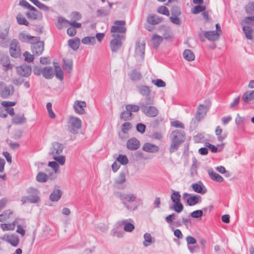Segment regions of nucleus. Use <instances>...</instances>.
Segmentation results:
<instances>
[{"instance_id": "774afa93", "label": "nucleus", "mask_w": 254, "mask_h": 254, "mask_svg": "<svg viewBox=\"0 0 254 254\" xmlns=\"http://www.w3.org/2000/svg\"><path fill=\"white\" fill-rule=\"evenodd\" d=\"M179 16H172L170 17V20L173 23L178 25H181L182 24L181 20L178 17Z\"/></svg>"}, {"instance_id": "412c9836", "label": "nucleus", "mask_w": 254, "mask_h": 254, "mask_svg": "<svg viewBox=\"0 0 254 254\" xmlns=\"http://www.w3.org/2000/svg\"><path fill=\"white\" fill-rule=\"evenodd\" d=\"M54 71L52 66H45L43 67V76L46 79H51L53 77Z\"/></svg>"}, {"instance_id": "2f4dec72", "label": "nucleus", "mask_w": 254, "mask_h": 254, "mask_svg": "<svg viewBox=\"0 0 254 254\" xmlns=\"http://www.w3.org/2000/svg\"><path fill=\"white\" fill-rule=\"evenodd\" d=\"M26 122V119L23 115H16L12 119V123L16 125L24 124Z\"/></svg>"}, {"instance_id": "72a5a7b5", "label": "nucleus", "mask_w": 254, "mask_h": 254, "mask_svg": "<svg viewBox=\"0 0 254 254\" xmlns=\"http://www.w3.org/2000/svg\"><path fill=\"white\" fill-rule=\"evenodd\" d=\"M49 177L44 172H39L36 177V181L40 183H45L48 181Z\"/></svg>"}, {"instance_id": "0e129e2a", "label": "nucleus", "mask_w": 254, "mask_h": 254, "mask_svg": "<svg viewBox=\"0 0 254 254\" xmlns=\"http://www.w3.org/2000/svg\"><path fill=\"white\" fill-rule=\"evenodd\" d=\"M97 16H106L110 14V10H105L102 9H98L97 11Z\"/></svg>"}, {"instance_id": "6e6d98bb", "label": "nucleus", "mask_w": 254, "mask_h": 254, "mask_svg": "<svg viewBox=\"0 0 254 254\" xmlns=\"http://www.w3.org/2000/svg\"><path fill=\"white\" fill-rule=\"evenodd\" d=\"M206 9V7L201 4H198L193 8L192 13L193 14H197L201 12H203Z\"/></svg>"}, {"instance_id": "423d86ee", "label": "nucleus", "mask_w": 254, "mask_h": 254, "mask_svg": "<svg viewBox=\"0 0 254 254\" xmlns=\"http://www.w3.org/2000/svg\"><path fill=\"white\" fill-rule=\"evenodd\" d=\"M14 92V88L12 85L7 86L3 82H0V96L6 99L12 96Z\"/></svg>"}, {"instance_id": "a211bd4d", "label": "nucleus", "mask_w": 254, "mask_h": 254, "mask_svg": "<svg viewBox=\"0 0 254 254\" xmlns=\"http://www.w3.org/2000/svg\"><path fill=\"white\" fill-rule=\"evenodd\" d=\"M137 90L139 93L143 96L149 97L151 93L150 88L146 85H139L136 86Z\"/></svg>"}, {"instance_id": "de8ad7c7", "label": "nucleus", "mask_w": 254, "mask_h": 254, "mask_svg": "<svg viewBox=\"0 0 254 254\" xmlns=\"http://www.w3.org/2000/svg\"><path fill=\"white\" fill-rule=\"evenodd\" d=\"M34 38H35V37L32 36L30 35L25 34L24 33H21L19 35V39L20 41H21L22 42H29V39H33Z\"/></svg>"}, {"instance_id": "09e8293b", "label": "nucleus", "mask_w": 254, "mask_h": 254, "mask_svg": "<svg viewBox=\"0 0 254 254\" xmlns=\"http://www.w3.org/2000/svg\"><path fill=\"white\" fill-rule=\"evenodd\" d=\"M53 159H54L56 162H58L61 165H64L65 163V157L63 155H54L52 156Z\"/></svg>"}, {"instance_id": "39448f33", "label": "nucleus", "mask_w": 254, "mask_h": 254, "mask_svg": "<svg viewBox=\"0 0 254 254\" xmlns=\"http://www.w3.org/2000/svg\"><path fill=\"white\" fill-rule=\"evenodd\" d=\"M69 124L68 130L73 134H76L78 132V130L81 127L82 122L77 117H70Z\"/></svg>"}, {"instance_id": "4c0bfd02", "label": "nucleus", "mask_w": 254, "mask_h": 254, "mask_svg": "<svg viewBox=\"0 0 254 254\" xmlns=\"http://www.w3.org/2000/svg\"><path fill=\"white\" fill-rule=\"evenodd\" d=\"M170 209H173L175 212L177 213H180L183 211L184 209V206L180 201L179 202L174 203L173 206L170 207Z\"/></svg>"}, {"instance_id": "4be33fe9", "label": "nucleus", "mask_w": 254, "mask_h": 254, "mask_svg": "<svg viewBox=\"0 0 254 254\" xmlns=\"http://www.w3.org/2000/svg\"><path fill=\"white\" fill-rule=\"evenodd\" d=\"M65 22L68 23L70 25H71L72 28H74L75 29L76 28H80L81 27V24L80 23H78L76 22L75 20L73 21H69L65 18L60 17L58 18V23L59 24H61L62 23Z\"/></svg>"}, {"instance_id": "5fc2aeb1", "label": "nucleus", "mask_w": 254, "mask_h": 254, "mask_svg": "<svg viewBox=\"0 0 254 254\" xmlns=\"http://www.w3.org/2000/svg\"><path fill=\"white\" fill-rule=\"evenodd\" d=\"M126 181L125 173L124 172H121L119 177L115 181V184H122Z\"/></svg>"}, {"instance_id": "9b49d317", "label": "nucleus", "mask_w": 254, "mask_h": 254, "mask_svg": "<svg viewBox=\"0 0 254 254\" xmlns=\"http://www.w3.org/2000/svg\"><path fill=\"white\" fill-rule=\"evenodd\" d=\"M209 107L208 106H205L202 104H200L197 109L196 113L195 115V118L198 121H200L206 116Z\"/></svg>"}, {"instance_id": "052dcab7", "label": "nucleus", "mask_w": 254, "mask_h": 254, "mask_svg": "<svg viewBox=\"0 0 254 254\" xmlns=\"http://www.w3.org/2000/svg\"><path fill=\"white\" fill-rule=\"evenodd\" d=\"M111 235L113 237L122 238L123 237L124 232L122 231H118L116 229H113L111 232Z\"/></svg>"}, {"instance_id": "cd10ccee", "label": "nucleus", "mask_w": 254, "mask_h": 254, "mask_svg": "<svg viewBox=\"0 0 254 254\" xmlns=\"http://www.w3.org/2000/svg\"><path fill=\"white\" fill-rule=\"evenodd\" d=\"M145 49H135L134 57L138 61H142L144 57Z\"/></svg>"}, {"instance_id": "f704fd0d", "label": "nucleus", "mask_w": 254, "mask_h": 254, "mask_svg": "<svg viewBox=\"0 0 254 254\" xmlns=\"http://www.w3.org/2000/svg\"><path fill=\"white\" fill-rule=\"evenodd\" d=\"M55 74L56 77L62 81L64 79V72L59 65H55Z\"/></svg>"}, {"instance_id": "1a4fd4ad", "label": "nucleus", "mask_w": 254, "mask_h": 254, "mask_svg": "<svg viewBox=\"0 0 254 254\" xmlns=\"http://www.w3.org/2000/svg\"><path fill=\"white\" fill-rule=\"evenodd\" d=\"M32 68L30 65L23 64L20 66H16V72L17 74L22 77H28L31 73Z\"/></svg>"}, {"instance_id": "f3484780", "label": "nucleus", "mask_w": 254, "mask_h": 254, "mask_svg": "<svg viewBox=\"0 0 254 254\" xmlns=\"http://www.w3.org/2000/svg\"><path fill=\"white\" fill-rule=\"evenodd\" d=\"M86 106V103L84 101H76L73 107L76 113L79 114L85 113L84 107Z\"/></svg>"}, {"instance_id": "bf43d9fd", "label": "nucleus", "mask_w": 254, "mask_h": 254, "mask_svg": "<svg viewBox=\"0 0 254 254\" xmlns=\"http://www.w3.org/2000/svg\"><path fill=\"white\" fill-rule=\"evenodd\" d=\"M152 83L158 87H164L166 86V83L161 79H153Z\"/></svg>"}, {"instance_id": "6ab92c4d", "label": "nucleus", "mask_w": 254, "mask_h": 254, "mask_svg": "<svg viewBox=\"0 0 254 254\" xmlns=\"http://www.w3.org/2000/svg\"><path fill=\"white\" fill-rule=\"evenodd\" d=\"M207 172L209 177L212 180L219 183L222 182L224 181L223 177L215 172L212 168L209 169Z\"/></svg>"}, {"instance_id": "7ed1b4c3", "label": "nucleus", "mask_w": 254, "mask_h": 254, "mask_svg": "<svg viewBox=\"0 0 254 254\" xmlns=\"http://www.w3.org/2000/svg\"><path fill=\"white\" fill-rule=\"evenodd\" d=\"M171 144L169 148L170 153L174 152L179 149L180 145L186 139V134L182 130L176 129L173 131L170 135Z\"/></svg>"}, {"instance_id": "864d4df0", "label": "nucleus", "mask_w": 254, "mask_h": 254, "mask_svg": "<svg viewBox=\"0 0 254 254\" xmlns=\"http://www.w3.org/2000/svg\"><path fill=\"white\" fill-rule=\"evenodd\" d=\"M245 10L247 14H253L254 13V2L249 3L245 6Z\"/></svg>"}, {"instance_id": "ddd939ff", "label": "nucleus", "mask_w": 254, "mask_h": 254, "mask_svg": "<svg viewBox=\"0 0 254 254\" xmlns=\"http://www.w3.org/2000/svg\"><path fill=\"white\" fill-rule=\"evenodd\" d=\"M140 146V142L135 137L128 139L127 142V147L130 150L137 149Z\"/></svg>"}, {"instance_id": "4468645a", "label": "nucleus", "mask_w": 254, "mask_h": 254, "mask_svg": "<svg viewBox=\"0 0 254 254\" xmlns=\"http://www.w3.org/2000/svg\"><path fill=\"white\" fill-rule=\"evenodd\" d=\"M191 188L194 191L201 194H204L207 192V189L201 182L199 183L192 184Z\"/></svg>"}, {"instance_id": "e433bc0d", "label": "nucleus", "mask_w": 254, "mask_h": 254, "mask_svg": "<svg viewBox=\"0 0 254 254\" xmlns=\"http://www.w3.org/2000/svg\"><path fill=\"white\" fill-rule=\"evenodd\" d=\"M132 114L127 111H124L120 114V118L124 121L130 120L132 118Z\"/></svg>"}, {"instance_id": "338daca9", "label": "nucleus", "mask_w": 254, "mask_h": 254, "mask_svg": "<svg viewBox=\"0 0 254 254\" xmlns=\"http://www.w3.org/2000/svg\"><path fill=\"white\" fill-rule=\"evenodd\" d=\"M243 23L248 25H254V16L245 17Z\"/></svg>"}, {"instance_id": "c03bdc74", "label": "nucleus", "mask_w": 254, "mask_h": 254, "mask_svg": "<svg viewBox=\"0 0 254 254\" xmlns=\"http://www.w3.org/2000/svg\"><path fill=\"white\" fill-rule=\"evenodd\" d=\"M81 42L84 44L93 45L96 42V39L94 37H86L82 39Z\"/></svg>"}, {"instance_id": "680f3d73", "label": "nucleus", "mask_w": 254, "mask_h": 254, "mask_svg": "<svg viewBox=\"0 0 254 254\" xmlns=\"http://www.w3.org/2000/svg\"><path fill=\"white\" fill-rule=\"evenodd\" d=\"M171 11L173 16H179L181 14L180 8L178 6H172Z\"/></svg>"}, {"instance_id": "8fccbe9b", "label": "nucleus", "mask_w": 254, "mask_h": 254, "mask_svg": "<svg viewBox=\"0 0 254 254\" xmlns=\"http://www.w3.org/2000/svg\"><path fill=\"white\" fill-rule=\"evenodd\" d=\"M163 41V38L157 35H155L152 38V42L155 47H157Z\"/></svg>"}, {"instance_id": "c9c22d12", "label": "nucleus", "mask_w": 254, "mask_h": 254, "mask_svg": "<svg viewBox=\"0 0 254 254\" xmlns=\"http://www.w3.org/2000/svg\"><path fill=\"white\" fill-rule=\"evenodd\" d=\"M80 40L79 38L75 37L68 41V45L70 48H79Z\"/></svg>"}, {"instance_id": "49530a36", "label": "nucleus", "mask_w": 254, "mask_h": 254, "mask_svg": "<svg viewBox=\"0 0 254 254\" xmlns=\"http://www.w3.org/2000/svg\"><path fill=\"white\" fill-rule=\"evenodd\" d=\"M117 160L123 165H126L128 163V159L125 155L120 154Z\"/></svg>"}, {"instance_id": "7c9ffc66", "label": "nucleus", "mask_w": 254, "mask_h": 254, "mask_svg": "<svg viewBox=\"0 0 254 254\" xmlns=\"http://www.w3.org/2000/svg\"><path fill=\"white\" fill-rule=\"evenodd\" d=\"M8 243L13 247H17L19 243V239L15 235H9Z\"/></svg>"}, {"instance_id": "9d476101", "label": "nucleus", "mask_w": 254, "mask_h": 254, "mask_svg": "<svg viewBox=\"0 0 254 254\" xmlns=\"http://www.w3.org/2000/svg\"><path fill=\"white\" fill-rule=\"evenodd\" d=\"M64 147L63 144L58 142H54L50 147L49 155L52 156L60 155L63 152Z\"/></svg>"}, {"instance_id": "13d9d810", "label": "nucleus", "mask_w": 254, "mask_h": 254, "mask_svg": "<svg viewBox=\"0 0 254 254\" xmlns=\"http://www.w3.org/2000/svg\"><path fill=\"white\" fill-rule=\"evenodd\" d=\"M48 166L51 167L55 174L59 173V165L56 161H51L48 163Z\"/></svg>"}, {"instance_id": "f8f14e48", "label": "nucleus", "mask_w": 254, "mask_h": 254, "mask_svg": "<svg viewBox=\"0 0 254 254\" xmlns=\"http://www.w3.org/2000/svg\"><path fill=\"white\" fill-rule=\"evenodd\" d=\"M0 63L3 66V69L5 71L12 69L13 65L10 64L9 58L7 55H0Z\"/></svg>"}, {"instance_id": "aec40b11", "label": "nucleus", "mask_w": 254, "mask_h": 254, "mask_svg": "<svg viewBox=\"0 0 254 254\" xmlns=\"http://www.w3.org/2000/svg\"><path fill=\"white\" fill-rule=\"evenodd\" d=\"M204 36L208 40L214 41L218 39L219 33L216 31H208L205 32Z\"/></svg>"}, {"instance_id": "79ce46f5", "label": "nucleus", "mask_w": 254, "mask_h": 254, "mask_svg": "<svg viewBox=\"0 0 254 254\" xmlns=\"http://www.w3.org/2000/svg\"><path fill=\"white\" fill-rule=\"evenodd\" d=\"M144 239L143 245L145 247H148L152 243V237L150 233H145L144 235Z\"/></svg>"}, {"instance_id": "f257e3e1", "label": "nucleus", "mask_w": 254, "mask_h": 254, "mask_svg": "<svg viewBox=\"0 0 254 254\" xmlns=\"http://www.w3.org/2000/svg\"><path fill=\"white\" fill-rule=\"evenodd\" d=\"M114 25L111 28V32L113 39L111 41V48H120L122 46V40H125L127 28L125 27L126 21L125 20H116Z\"/></svg>"}, {"instance_id": "393cba45", "label": "nucleus", "mask_w": 254, "mask_h": 254, "mask_svg": "<svg viewBox=\"0 0 254 254\" xmlns=\"http://www.w3.org/2000/svg\"><path fill=\"white\" fill-rule=\"evenodd\" d=\"M118 224L120 226L123 224H125L124 229L126 232H131L134 229V225L130 223L127 222V220L119 221L118 222Z\"/></svg>"}, {"instance_id": "bb28decb", "label": "nucleus", "mask_w": 254, "mask_h": 254, "mask_svg": "<svg viewBox=\"0 0 254 254\" xmlns=\"http://www.w3.org/2000/svg\"><path fill=\"white\" fill-rule=\"evenodd\" d=\"M184 58L187 61L191 62L195 59L193 53L190 49H186L183 52Z\"/></svg>"}, {"instance_id": "5701e85b", "label": "nucleus", "mask_w": 254, "mask_h": 254, "mask_svg": "<svg viewBox=\"0 0 254 254\" xmlns=\"http://www.w3.org/2000/svg\"><path fill=\"white\" fill-rule=\"evenodd\" d=\"M243 30L248 39L252 40L254 41V30L250 26H244Z\"/></svg>"}, {"instance_id": "e2e57ef3", "label": "nucleus", "mask_w": 254, "mask_h": 254, "mask_svg": "<svg viewBox=\"0 0 254 254\" xmlns=\"http://www.w3.org/2000/svg\"><path fill=\"white\" fill-rule=\"evenodd\" d=\"M33 39L35 40L36 44L33 46V48H44V43L43 41H40L39 37H35Z\"/></svg>"}, {"instance_id": "69168bd1", "label": "nucleus", "mask_w": 254, "mask_h": 254, "mask_svg": "<svg viewBox=\"0 0 254 254\" xmlns=\"http://www.w3.org/2000/svg\"><path fill=\"white\" fill-rule=\"evenodd\" d=\"M203 211L201 210H197L190 213V216L194 218H200L203 215Z\"/></svg>"}, {"instance_id": "a18cd8bd", "label": "nucleus", "mask_w": 254, "mask_h": 254, "mask_svg": "<svg viewBox=\"0 0 254 254\" xmlns=\"http://www.w3.org/2000/svg\"><path fill=\"white\" fill-rule=\"evenodd\" d=\"M9 53L11 57L18 58L21 56V52L20 49H9Z\"/></svg>"}, {"instance_id": "c756f323", "label": "nucleus", "mask_w": 254, "mask_h": 254, "mask_svg": "<svg viewBox=\"0 0 254 254\" xmlns=\"http://www.w3.org/2000/svg\"><path fill=\"white\" fill-rule=\"evenodd\" d=\"M63 68L68 73H70L72 69V61L70 59H63Z\"/></svg>"}, {"instance_id": "37998d69", "label": "nucleus", "mask_w": 254, "mask_h": 254, "mask_svg": "<svg viewBox=\"0 0 254 254\" xmlns=\"http://www.w3.org/2000/svg\"><path fill=\"white\" fill-rule=\"evenodd\" d=\"M17 23L19 25H24L25 26H28L29 25V22L25 19L24 17L21 14H18L16 17Z\"/></svg>"}, {"instance_id": "58836bf2", "label": "nucleus", "mask_w": 254, "mask_h": 254, "mask_svg": "<svg viewBox=\"0 0 254 254\" xmlns=\"http://www.w3.org/2000/svg\"><path fill=\"white\" fill-rule=\"evenodd\" d=\"M1 229L4 231L13 230L15 229L14 224L13 222L11 223H3L0 224Z\"/></svg>"}, {"instance_id": "20e7f679", "label": "nucleus", "mask_w": 254, "mask_h": 254, "mask_svg": "<svg viewBox=\"0 0 254 254\" xmlns=\"http://www.w3.org/2000/svg\"><path fill=\"white\" fill-rule=\"evenodd\" d=\"M116 196L120 199L124 206L128 210H135L136 209V207L133 208L128 204V203H131L135 201L137 198L136 194L132 193L118 192L117 193Z\"/></svg>"}, {"instance_id": "b1692460", "label": "nucleus", "mask_w": 254, "mask_h": 254, "mask_svg": "<svg viewBox=\"0 0 254 254\" xmlns=\"http://www.w3.org/2000/svg\"><path fill=\"white\" fill-rule=\"evenodd\" d=\"M62 191L60 190H55L53 191L50 195L51 201H58L61 197Z\"/></svg>"}, {"instance_id": "a878e982", "label": "nucleus", "mask_w": 254, "mask_h": 254, "mask_svg": "<svg viewBox=\"0 0 254 254\" xmlns=\"http://www.w3.org/2000/svg\"><path fill=\"white\" fill-rule=\"evenodd\" d=\"M162 17L156 16L155 15L149 16L147 18V22L152 25H156L162 21Z\"/></svg>"}, {"instance_id": "a19ab883", "label": "nucleus", "mask_w": 254, "mask_h": 254, "mask_svg": "<svg viewBox=\"0 0 254 254\" xmlns=\"http://www.w3.org/2000/svg\"><path fill=\"white\" fill-rule=\"evenodd\" d=\"M140 108V105L138 106L136 105L128 104L126 106V110L130 113H132V112H137L139 110Z\"/></svg>"}, {"instance_id": "603ef678", "label": "nucleus", "mask_w": 254, "mask_h": 254, "mask_svg": "<svg viewBox=\"0 0 254 254\" xmlns=\"http://www.w3.org/2000/svg\"><path fill=\"white\" fill-rule=\"evenodd\" d=\"M28 201L31 203H36L40 201V198L38 195H29L27 196Z\"/></svg>"}, {"instance_id": "3c124183", "label": "nucleus", "mask_w": 254, "mask_h": 254, "mask_svg": "<svg viewBox=\"0 0 254 254\" xmlns=\"http://www.w3.org/2000/svg\"><path fill=\"white\" fill-rule=\"evenodd\" d=\"M132 127V125L129 122H125L122 125V131L124 134H127Z\"/></svg>"}, {"instance_id": "ea45409f", "label": "nucleus", "mask_w": 254, "mask_h": 254, "mask_svg": "<svg viewBox=\"0 0 254 254\" xmlns=\"http://www.w3.org/2000/svg\"><path fill=\"white\" fill-rule=\"evenodd\" d=\"M181 197V196L179 191H174L171 195V199L174 203L180 202Z\"/></svg>"}, {"instance_id": "c85d7f7f", "label": "nucleus", "mask_w": 254, "mask_h": 254, "mask_svg": "<svg viewBox=\"0 0 254 254\" xmlns=\"http://www.w3.org/2000/svg\"><path fill=\"white\" fill-rule=\"evenodd\" d=\"M13 212L10 209H7L3 211L0 214V222H2L7 221L10 218Z\"/></svg>"}, {"instance_id": "6e6552de", "label": "nucleus", "mask_w": 254, "mask_h": 254, "mask_svg": "<svg viewBox=\"0 0 254 254\" xmlns=\"http://www.w3.org/2000/svg\"><path fill=\"white\" fill-rule=\"evenodd\" d=\"M9 30V27L4 26L0 27V46L4 47L6 46L9 39L8 38V34Z\"/></svg>"}, {"instance_id": "f03ea898", "label": "nucleus", "mask_w": 254, "mask_h": 254, "mask_svg": "<svg viewBox=\"0 0 254 254\" xmlns=\"http://www.w3.org/2000/svg\"><path fill=\"white\" fill-rule=\"evenodd\" d=\"M153 97H146L144 100L139 103L141 112L149 117H155L159 114L158 109L153 105L154 104Z\"/></svg>"}, {"instance_id": "2eb2a0df", "label": "nucleus", "mask_w": 254, "mask_h": 254, "mask_svg": "<svg viewBox=\"0 0 254 254\" xmlns=\"http://www.w3.org/2000/svg\"><path fill=\"white\" fill-rule=\"evenodd\" d=\"M131 80L133 82L138 81L142 78V74L139 70L133 69L128 73Z\"/></svg>"}, {"instance_id": "473e14b6", "label": "nucleus", "mask_w": 254, "mask_h": 254, "mask_svg": "<svg viewBox=\"0 0 254 254\" xmlns=\"http://www.w3.org/2000/svg\"><path fill=\"white\" fill-rule=\"evenodd\" d=\"M242 99L245 102H248L249 101L254 100V90L244 93L242 96Z\"/></svg>"}, {"instance_id": "dca6fc26", "label": "nucleus", "mask_w": 254, "mask_h": 254, "mask_svg": "<svg viewBox=\"0 0 254 254\" xmlns=\"http://www.w3.org/2000/svg\"><path fill=\"white\" fill-rule=\"evenodd\" d=\"M142 150L149 153H156L159 151V148L155 144L147 142L144 144Z\"/></svg>"}, {"instance_id": "4d7b16f0", "label": "nucleus", "mask_w": 254, "mask_h": 254, "mask_svg": "<svg viewBox=\"0 0 254 254\" xmlns=\"http://www.w3.org/2000/svg\"><path fill=\"white\" fill-rule=\"evenodd\" d=\"M157 12L166 16L170 15L169 9L165 6H160L157 8Z\"/></svg>"}, {"instance_id": "0eeeda50", "label": "nucleus", "mask_w": 254, "mask_h": 254, "mask_svg": "<svg viewBox=\"0 0 254 254\" xmlns=\"http://www.w3.org/2000/svg\"><path fill=\"white\" fill-rule=\"evenodd\" d=\"M183 198L187 201L189 206H193L201 201V197L199 195H191L190 193L185 192L183 194Z\"/></svg>"}]
</instances>
